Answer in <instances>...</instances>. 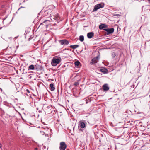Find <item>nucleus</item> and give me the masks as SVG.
<instances>
[{"instance_id": "nucleus-1", "label": "nucleus", "mask_w": 150, "mask_h": 150, "mask_svg": "<svg viewBox=\"0 0 150 150\" xmlns=\"http://www.w3.org/2000/svg\"><path fill=\"white\" fill-rule=\"evenodd\" d=\"M62 61L60 57H54L53 58L51 61V64L53 66H55L59 63Z\"/></svg>"}, {"instance_id": "nucleus-2", "label": "nucleus", "mask_w": 150, "mask_h": 150, "mask_svg": "<svg viewBox=\"0 0 150 150\" xmlns=\"http://www.w3.org/2000/svg\"><path fill=\"white\" fill-rule=\"evenodd\" d=\"M104 6V4L100 3L95 6L93 11H96L98 9L103 8Z\"/></svg>"}, {"instance_id": "nucleus-3", "label": "nucleus", "mask_w": 150, "mask_h": 150, "mask_svg": "<svg viewBox=\"0 0 150 150\" xmlns=\"http://www.w3.org/2000/svg\"><path fill=\"white\" fill-rule=\"evenodd\" d=\"M67 145L64 142H61L59 144V149L60 150H65Z\"/></svg>"}, {"instance_id": "nucleus-4", "label": "nucleus", "mask_w": 150, "mask_h": 150, "mask_svg": "<svg viewBox=\"0 0 150 150\" xmlns=\"http://www.w3.org/2000/svg\"><path fill=\"white\" fill-rule=\"evenodd\" d=\"M87 123L85 120H83L82 121H80L79 122V125L82 128H84L86 127V125Z\"/></svg>"}, {"instance_id": "nucleus-5", "label": "nucleus", "mask_w": 150, "mask_h": 150, "mask_svg": "<svg viewBox=\"0 0 150 150\" xmlns=\"http://www.w3.org/2000/svg\"><path fill=\"white\" fill-rule=\"evenodd\" d=\"M103 30L106 31L107 32L106 34L107 35H108L112 33L114 31V29L113 28H108L106 29H103Z\"/></svg>"}, {"instance_id": "nucleus-6", "label": "nucleus", "mask_w": 150, "mask_h": 150, "mask_svg": "<svg viewBox=\"0 0 150 150\" xmlns=\"http://www.w3.org/2000/svg\"><path fill=\"white\" fill-rule=\"evenodd\" d=\"M59 42L61 45H67L69 43L68 40L66 39L60 40H59Z\"/></svg>"}, {"instance_id": "nucleus-7", "label": "nucleus", "mask_w": 150, "mask_h": 150, "mask_svg": "<svg viewBox=\"0 0 150 150\" xmlns=\"http://www.w3.org/2000/svg\"><path fill=\"white\" fill-rule=\"evenodd\" d=\"M100 58V56H98L95 57H94L93 59L91 60L90 64H93L95 63H97Z\"/></svg>"}, {"instance_id": "nucleus-8", "label": "nucleus", "mask_w": 150, "mask_h": 150, "mask_svg": "<svg viewBox=\"0 0 150 150\" xmlns=\"http://www.w3.org/2000/svg\"><path fill=\"white\" fill-rule=\"evenodd\" d=\"M35 117L34 116H30L28 119V120L30 124H31V122H33L35 121Z\"/></svg>"}, {"instance_id": "nucleus-9", "label": "nucleus", "mask_w": 150, "mask_h": 150, "mask_svg": "<svg viewBox=\"0 0 150 150\" xmlns=\"http://www.w3.org/2000/svg\"><path fill=\"white\" fill-rule=\"evenodd\" d=\"M108 27V25L106 24H101L99 25V28L100 30H102L103 28H107Z\"/></svg>"}, {"instance_id": "nucleus-10", "label": "nucleus", "mask_w": 150, "mask_h": 150, "mask_svg": "<svg viewBox=\"0 0 150 150\" xmlns=\"http://www.w3.org/2000/svg\"><path fill=\"white\" fill-rule=\"evenodd\" d=\"M102 88L104 91H107L109 89V87L107 84H105L102 86Z\"/></svg>"}, {"instance_id": "nucleus-11", "label": "nucleus", "mask_w": 150, "mask_h": 150, "mask_svg": "<svg viewBox=\"0 0 150 150\" xmlns=\"http://www.w3.org/2000/svg\"><path fill=\"white\" fill-rule=\"evenodd\" d=\"M100 71L103 74H108L109 72V71L107 69L103 67L100 68Z\"/></svg>"}, {"instance_id": "nucleus-12", "label": "nucleus", "mask_w": 150, "mask_h": 150, "mask_svg": "<svg viewBox=\"0 0 150 150\" xmlns=\"http://www.w3.org/2000/svg\"><path fill=\"white\" fill-rule=\"evenodd\" d=\"M50 21L51 20H45L40 25H41L42 24H43V25H45L46 26H47L49 25Z\"/></svg>"}, {"instance_id": "nucleus-13", "label": "nucleus", "mask_w": 150, "mask_h": 150, "mask_svg": "<svg viewBox=\"0 0 150 150\" xmlns=\"http://www.w3.org/2000/svg\"><path fill=\"white\" fill-rule=\"evenodd\" d=\"M94 35V33L93 32L88 33L87 34V36L88 38L90 39L92 38Z\"/></svg>"}, {"instance_id": "nucleus-14", "label": "nucleus", "mask_w": 150, "mask_h": 150, "mask_svg": "<svg viewBox=\"0 0 150 150\" xmlns=\"http://www.w3.org/2000/svg\"><path fill=\"white\" fill-rule=\"evenodd\" d=\"M30 31H29L28 30H26L25 33V37L26 38V37H27L28 38L29 40L31 39L32 38L31 37L29 38H28V37H29V36H30Z\"/></svg>"}, {"instance_id": "nucleus-15", "label": "nucleus", "mask_w": 150, "mask_h": 150, "mask_svg": "<svg viewBox=\"0 0 150 150\" xmlns=\"http://www.w3.org/2000/svg\"><path fill=\"white\" fill-rule=\"evenodd\" d=\"M49 86L51 88L50 90L52 91H53L54 90L55 88L54 86V84L53 83H51L49 85Z\"/></svg>"}, {"instance_id": "nucleus-16", "label": "nucleus", "mask_w": 150, "mask_h": 150, "mask_svg": "<svg viewBox=\"0 0 150 150\" xmlns=\"http://www.w3.org/2000/svg\"><path fill=\"white\" fill-rule=\"evenodd\" d=\"M42 130L44 132H45V136L46 135L48 134L47 132H48L49 130V129L47 128V129H46L45 128H43Z\"/></svg>"}, {"instance_id": "nucleus-17", "label": "nucleus", "mask_w": 150, "mask_h": 150, "mask_svg": "<svg viewBox=\"0 0 150 150\" xmlns=\"http://www.w3.org/2000/svg\"><path fill=\"white\" fill-rule=\"evenodd\" d=\"M79 46V45H71L70 46V47L71 48L75 49Z\"/></svg>"}, {"instance_id": "nucleus-18", "label": "nucleus", "mask_w": 150, "mask_h": 150, "mask_svg": "<svg viewBox=\"0 0 150 150\" xmlns=\"http://www.w3.org/2000/svg\"><path fill=\"white\" fill-rule=\"evenodd\" d=\"M80 62L78 61L75 62L74 63V64L75 66V67H78V66L80 65Z\"/></svg>"}, {"instance_id": "nucleus-19", "label": "nucleus", "mask_w": 150, "mask_h": 150, "mask_svg": "<svg viewBox=\"0 0 150 150\" xmlns=\"http://www.w3.org/2000/svg\"><path fill=\"white\" fill-rule=\"evenodd\" d=\"M79 40L81 42L83 41L84 40V36L83 35H80L79 36Z\"/></svg>"}, {"instance_id": "nucleus-20", "label": "nucleus", "mask_w": 150, "mask_h": 150, "mask_svg": "<svg viewBox=\"0 0 150 150\" xmlns=\"http://www.w3.org/2000/svg\"><path fill=\"white\" fill-rule=\"evenodd\" d=\"M29 68L30 69L33 70L34 69V66L33 65H31L29 67Z\"/></svg>"}, {"instance_id": "nucleus-21", "label": "nucleus", "mask_w": 150, "mask_h": 150, "mask_svg": "<svg viewBox=\"0 0 150 150\" xmlns=\"http://www.w3.org/2000/svg\"><path fill=\"white\" fill-rule=\"evenodd\" d=\"M10 48L11 47L12 48V51L13 52H14L16 51V47L14 46H12L11 47H9Z\"/></svg>"}, {"instance_id": "nucleus-22", "label": "nucleus", "mask_w": 150, "mask_h": 150, "mask_svg": "<svg viewBox=\"0 0 150 150\" xmlns=\"http://www.w3.org/2000/svg\"><path fill=\"white\" fill-rule=\"evenodd\" d=\"M112 56L113 58H115L116 56L115 53L114 52H112Z\"/></svg>"}, {"instance_id": "nucleus-23", "label": "nucleus", "mask_w": 150, "mask_h": 150, "mask_svg": "<svg viewBox=\"0 0 150 150\" xmlns=\"http://www.w3.org/2000/svg\"><path fill=\"white\" fill-rule=\"evenodd\" d=\"M79 83L78 81L74 83V85L76 86H78L79 84Z\"/></svg>"}, {"instance_id": "nucleus-24", "label": "nucleus", "mask_w": 150, "mask_h": 150, "mask_svg": "<svg viewBox=\"0 0 150 150\" xmlns=\"http://www.w3.org/2000/svg\"><path fill=\"white\" fill-rule=\"evenodd\" d=\"M40 132L41 134H42V135H45V132H44L42 130L41 131H40Z\"/></svg>"}, {"instance_id": "nucleus-25", "label": "nucleus", "mask_w": 150, "mask_h": 150, "mask_svg": "<svg viewBox=\"0 0 150 150\" xmlns=\"http://www.w3.org/2000/svg\"><path fill=\"white\" fill-rule=\"evenodd\" d=\"M26 92H27L26 94H27V96H28L29 95H28V93H30L29 90H28V89H27L26 90Z\"/></svg>"}, {"instance_id": "nucleus-26", "label": "nucleus", "mask_w": 150, "mask_h": 150, "mask_svg": "<svg viewBox=\"0 0 150 150\" xmlns=\"http://www.w3.org/2000/svg\"><path fill=\"white\" fill-rule=\"evenodd\" d=\"M113 15L114 16H117V17L120 16H121L120 15L118 14H114Z\"/></svg>"}, {"instance_id": "nucleus-27", "label": "nucleus", "mask_w": 150, "mask_h": 150, "mask_svg": "<svg viewBox=\"0 0 150 150\" xmlns=\"http://www.w3.org/2000/svg\"><path fill=\"white\" fill-rule=\"evenodd\" d=\"M7 17H5L4 19H3V23H4V21L6 18Z\"/></svg>"}, {"instance_id": "nucleus-28", "label": "nucleus", "mask_w": 150, "mask_h": 150, "mask_svg": "<svg viewBox=\"0 0 150 150\" xmlns=\"http://www.w3.org/2000/svg\"><path fill=\"white\" fill-rule=\"evenodd\" d=\"M2 147V145L1 143H0V148H1Z\"/></svg>"}, {"instance_id": "nucleus-29", "label": "nucleus", "mask_w": 150, "mask_h": 150, "mask_svg": "<svg viewBox=\"0 0 150 150\" xmlns=\"http://www.w3.org/2000/svg\"><path fill=\"white\" fill-rule=\"evenodd\" d=\"M148 1L149 3L150 4V0H148Z\"/></svg>"}, {"instance_id": "nucleus-30", "label": "nucleus", "mask_w": 150, "mask_h": 150, "mask_svg": "<svg viewBox=\"0 0 150 150\" xmlns=\"http://www.w3.org/2000/svg\"><path fill=\"white\" fill-rule=\"evenodd\" d=\"M35 150H38V148H35Z\"/></svg>"}, {"instance_id": "nucleus-31", "label": "nucleus", "mask_w": 150, "mask_h": 150, "mask_svg": "<svg viewBox=\"0 0 150 150\" xmlns=\"http://www.w3.org/2000/svg\"><path fill=\"white\" fill-rule=\"evenodd\" d=\"M66 150H69V149H66Z\"/></svg>"}, {"instance_id": "nucleus-32", "label": "nucleus", "mask_w": 150, "mask_h": 150, "mask_svg": "<svg viewBox=\"0 0 150 150\" xmlns=\"http://www.w3.org/2000/svg\"><path fill=\"white\" fill-rule=\"evenodd\" d=\"M16 47L17 48V47H18V46H16Z\"/></svg>"}, {"instance_id": "nucleus-33", "label": "nucleus", "mask_w": 150, "mask_h": 150, "mask_svg": "<svg viewBox=\"0 0 150 150\" xmlns=\"http://www.w3.org/2000/svg\"><path fill=\"white\" fill-rule=\"evenodd\" d=\"M82 129H80V130H81V131H82Z\"/></svg>"}, {"instance_id": "nucleus-34", "label": "nucleus", "mask_w": 150, "mask_h": 150, "mask_svg": "<svg viewBox=\"0 0 150 150\" xmlns=\"http://www.w3.org/2000/svg\"><path fill=\"white\" fill-rule=\"evenodd\" d=\"M116 149H117V147L116 146Z\"/></svg>"}, {"instance_id": "nucleus-35", "label": "nucleus", "mask_w": 150, "mask_h": 150, "mask_svg": "<svg viewBox=\"0 0 150 150\" xmlns=\"http://www.w3.org/2000/svg\"><path fill=\"white\" fill-rule=\"evenodd\" d=\"M149 11H150V9H149Z\"/></svg>"}]
</instances>
